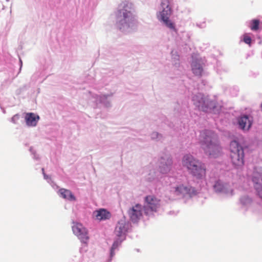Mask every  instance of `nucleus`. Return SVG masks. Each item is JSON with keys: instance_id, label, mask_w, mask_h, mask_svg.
Listing matches in <instances>:
<instances>
[{"instance_id": "9b49d317", "label": "nucleus", "mask_w": 262, "mask_h": 262, "mask_svg": "<svg viewBox=\"0 0 262 262\" xmlns=\"http://www.w3.org/2000/svg\"><path fill=\"white\" fill-rule=\"evenodd\" d=\"M128 214L133 222H138L142 216V207L139 204H136L128 210Z\"/></svg>"}, {"instance_id": "2eb2a0df", "label": "nucleus", "mask_w": 262, "mask_h": 262, "mask_svg": "<svg viewBox=\"0 0 262 262\" xmlns=\"http://www.w3.org/2000/svg\"><path fill=\"white\" fill-rule=\"evenodd\" d=\"M175 191L177 194L191 195L194 191V188L191 187L185 186L183 185H180L179 186L176 187Z\"/></svg>"}, {"instance_id": "423d86ee", "label": "nucleus", "mask_w": 262, "mask_h": 262, "mask_svg": "<svg viewBox=\"0 0 262 262\" xmlns=\"http://www.w3.org/2000/svg\"><path fill=\"white\" fill-rule=\"evenodd\" d=\"M161 5L163 10L160 14L161 20L163 21L167 27L174 30L175 26L174 24L169 20V17L171 14V10L169 6L168 2L167 0H163Z\"/></svg>"}, {"instance_id": "39448f33", "label": "nucleus", "mask_w": 262, "mask_h": 262, "mask_svg": "<svg viewBox=\"0 0 262 262\" xmlns=\"http://www.w3.org/2000/svg\"><path fill=\"white\" fill-rule=\"evenodd\" d=\"M144 200V213L146 215H150V212H157L161 207L160 200L153 195L146 196Z\"/></svg>"}, {"instance_id": "f8f14e48", "label": "nucleus", "mask_w": 262, "mask_h": 262, "mask_svg": "<svg viewBox=\"0 0 262 262\" xmlns=\"http://www.w3.org/2000/svg\"><path fill=\"white\" fill-rule=\"evenodd\" d=\"M238 123L241 129L248 130L252 125V120L248 116L244 115L238 119Z\"/></svg>"}, {"instance_id": "20e7f679", "label": "nucleus", "mask_w": 262, "mask_h": 262, "mask_svg": "<svg viewBox=\"0 0 262 262\" xmlns=\"http://www.w3.org/2000/svg\"><path fill=\"white\" fill-rule=\"evenodd\" d=\"M192 100L199 109L204 112H210L216 106V102L202 94L193 96Z\"/></svg>"}, {"instance_id": "dca6fc26", "label": "nucleus", "mask_w": 262, "mask_h": 262, "mask_svg": "<svg viewBox=\"0 0 262 262\" xmlns=\"http://www.w3.org/2000/svg\"><path fill=\"white\" fill-rule=\"evenodd\" d=\"M126 232V228L125 224L123 223L118 222L115 230V233L116 236L124 239Z\"/></svg>"}, {"instance_id": "0eeeda50", "label": "nucleus", "mask_w": 262, "mask_h": 262, "mask_svg": "<svg viewBox=\"0 0 262 262\" xmlns=\"http://www.w3.org/2000/svg\"><path fill=\"white\" fill-rule=\"evenodd\" d=\"M128 5V4H124L123 9L119 11V14L122 13L123 17V19H119V21L122 25L126 24L128 27H131L137 23V20L133 13L127 10V8H130Z\"/></svg>"}, {"instance_id": "7ed1b4c3", "label": "nucleus", "mask_w": 262, "mask_h": 262, "mask_svg": "<svg viewBox=\"0 0 262 262\" xmlns=\"http://www.w3.org/2000/svg\"><path fill=\"white\" fill-rule=\"evenodd\" d=\"M230 156L232 164L237 168L244 165V151L242 146L236 141H232L230 144Z\"/></svg>"}, {"instance_id": "6e6552de", "label": "nucleus", "mask_w": 262, "mask_h": 262, "mask_svg": "<svg viewBox=\"0 0 262 262\" xmlns=\"http://www.w3.org/2000/svg\"><path fill=\"white\" fill-rule=\"evenodd\" d=\"M72 230L74 234L77 236L82 243H87L89 239L88 230L81 224L74 223Z\"/></svg>"}, {"instance_id": "1a4fd4ad", "label": "nucleus", "mask_w": 262, "mask_h": 262, "mask_svg": "<svg viewBox=\"0 0 262 262\" xmlns=\"http://www.w3.org/2000/svg\"><path fill=\"white\" fill-rule=\"evenodd\" d=\"M205 63L201 58H193L191 63V71L193 74L199 77H201L204 74V67Z\"/></svg>"}, {"instance_id": "b1692460", "label": "nucleus", "mask_w": 262, "mask_h": 262, "mask_svg": "<svg viewBox=\"0 0 262 262\" xmlns=\"http://www.w3.org/2000/svg\"><path fill=\"white\" fill-rule=\"evenodd\" d=\"M42 171H43V172H44V169H43V168H42Z\"/></svg>"}, {"instance_id": "412c9836", "label": "nucleus", "mask_w": 262, "mask_h": 262, "mask_svg": "<svg viewBox=\"0 0 262 262\" xmlns=\"http://www.w3.org/2000/svg\"><path fill=\"white\" fill-rule=\"evenodd\" d=\"M260 21L258 19H253L251 21L250 29L252 31H257L259 29Z\"/></svg>"}, {"instance_id": "aec40b11", "label": "nucleus", "mask_w": 262, "mask_h": 262, "mask_svg": "<svg viewBox=\"0 0 262 262\" xmlns=\"http://www.w3.org/2000/svg\"><path fill=\"white\" fill-rule=\"evenodd\" d=\"M123 240H124V239L119 237L117 240L114 242L111 250V256H113L114 255V250L118 247Z\"/></svg>"}, {"instance_id": "4be33fe9", "label": "nucleus", "mask_w": 262, "mask_h": 262, "mask_svg": "<svg viewBox=\"0 0 262 262\" xmlns=\"http://www.w3.org/2000/svg\"><path fill=\"white\" fill-rule=\"evenodd\" d=\"M251 199L247 196H244L241 199V203L244 206H248L251 204Z\"/></svg>"}, {"instance_id": "4468645a", "label": "nucleus", "mask_w": 262, "mask_h": 262, "mask_svg": "<svg viewBox=\"0 0 262 262\" xmlns=\"http://www.w3.org/2000/svg\"><path fill=\"white\" fill-rule=\"evenodd\" d=\"M97 220L101 221L109 219L111 216V213L105 209H100L94 212Z\"/></svg>"}, {"instance_id": "5701e85b", "label": "nucleus", "mask_w": 262, "mask_h": 262, "mask_svg": "<svg viewBox=\"0 0 262 262\" xmlns=\"http://www.w3.org/2000/svg\"><path fill=\"white\" fill-rule=\"evenodd\" d=\"M243 40L246 43L249 45L250 46H251V38L250 36L245 35L244 36Z\"/></svg>"}, {"instance_id": "ddd939ff", "label": "nucleus", "mask_w": 262, "mask_h": 262, "mask_svg": "<svg viewBox=\"0 0 262 262\" xmlns=\"http://www.w3.org/2000/svg\"><path fill=\"white\" fill-rule=\"evenodd\" d=\"M252 180L257 194L262 199V175L258 174L254 176Z\"/></svg>"}, {"instance_id": "f03ea898", "label": "nucleus", "mask_w": 262, "mask_h": 262, "mask_svg": "<svg viewBox=\"0 0 262 262\" xmlns=\"http://www.w3.org/2000/svg\"><path fill=\"white\" fill-rule=\"evenodd\" d=\"M183 165L186 167L189 172L197 179L205 178L206 168L205 165L195 159L190 155H186L182 159Z\"/></svg>"}, {"instance_id": "f3484780", "label": "nucleus", "mask_w": 262, "mask_h": 262, "mask_svg": "<svg viewBox=\"0 0 262 262\" xmlns=\"http://www.w3.org/2000/svg\"><path fill=\"white\" fill-rule=\"evenodd\" d=\"M39 118L38 116H36L35 115L32 113L27 114L25 117L27 124L29 126H34L36 125Z\"/></svg>"}, {"instance_id": "9d476101", "label": "nucleus", "mask_w": 262, "mask_h": 262, "mask_svg": "<svg viewBox=\"0 0 262 262\" xmlns=\"http://www.w3.org/2000/svg\"><path fill=\"white\" fill-rule=\"evenodd\" d=\"M172 160L168 156L161 157L159 162V169L161 173L166 174L169 172L171 169L172 165Z\"/></svg>"}, {"instance_id": "f257e3e1", "label": "nucleus", "mask_w": 262, "mask_h": 262, "mask_svg": "<svg viewBox=\"0 0 262 262\" xmlns=\"http://www.w3.org/2000/svg\"><path fill=\"white\" fill-rule=\"evenodd\" d=\"M200 143L206 154L216 158L221 153L222 148L218 142L217 135L211 130H205L201 133Z\"/></svg>"}, {"instance_id": "6ab92c4d", "label": "nucleus", "mask_w": 262, "mask_h": 262, "mask_svg": "<svg viewBox=\"0 0 262 262\" xmlns=\"http://www.w3.org/2000/svg\"><path fill=\"white\" fill-rule=\"evenodd\" d=\"M214 189L217 192L227 193V185H224L222 182L217 181L214 186Z\"/></svg>"}, {"instance_id": "a211bd4d", "label": "nucleus", "mask_w": 262, "mask_h": 262, "mask_svg": "<svg viewBox=\"0 0 262 262\" xmlns=\"http://www.w3.org/2000/svg\"><path fill=\"white\" fill-rule=\"evenodd\" d=\"M59 192L60 196L64 199L71 201L75 200V196L69 190L62 188L59 190Z\"/></svg>"}]
</instances>
